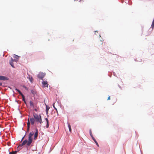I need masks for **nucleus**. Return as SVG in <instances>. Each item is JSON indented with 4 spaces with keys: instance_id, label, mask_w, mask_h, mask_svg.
I'll use <instances>...</instances> for the list:
<instances>
[{
    "instance_id": "1",
    "label": "nucleus",
    "mask_w": 154,
    "mask_h": 154,
    "mask_svg": "<svg viewBox=\"0 0 154 154\" xmlns=\"http://www.w3.org/2000/svg\"><path fill=\"white\" fill-rule=\"evenodd\" d=\"M34 134V132L32 131L30 132L29 135L28 140V141L26 140H24L21 144L19 145L18 147H21L26 144L27 146L28 147L29 146L32 142V137Z\"/></svg>"
},
{
    "instance_id": "2",
    "label": "nucleus",
    "mask_w": 154,
    "mask_h": 154,
    "mask_svg": "<svg viewBox=\"0 0 154 154\" xmlns=\"http://www.w3.org/2000/svg\"><path fill=\"white\" fill-rule=\"evenodd\" d=\"M33 116L35 122L37 123L39 122L41 125L43 122L41 115H38L37 114L34 113H33Z\"/></svg>"
},
{
    "instance_id": "3",
    "label": "nucleus",
    "mask_w": 154,
    "mask_h": 154,
    "mask_svg": "<svg viewBox=\"0 0 154 154\" xmlns=\"http://www.w3.org/2000/svg\"><path fill=\"white\" fill-rule=\"evenodd\" d=\"M45 75V73L43 72H40L38 75V77L39 79H43Z\"/></svg>"
},
{
    "instance_id": "4",
    "label": "nucleus",
    "mask_w": 154,
    "mask_h": 154,
    "mask_svg": "<svg viewBox=\"0 0 154 154\" xmlns=\"http://www.w3.org/2000/svg\"><path fill=\"white\" fill-rule=\"evenodd\" d=\"M11 60L9 61L10 64L12 67L14 68V66L13 63V62L15 61L17 62V61L16 60H14L12 58H11Z\"/></svg>"
},
{
    "instance_id": "5",
    "label": "nucleus",
    "mask_w": 154,
    "mask_h": 154,
    "mask_svg": "<svg viewBox=\"0 0 154 154\" xmlns=\"http://www.w3.org/2000/svg\"><path fill=\"white\" fill-rule=\"evenodd\" d=\"M15 90L18 91L19 94L21 95L22 97L23 100V101H25V97L24 95L22 94L21 92L18 89L16 88L15 89Z\"/></svg>"
},
{
    "instance_id": "6",
    "label": "nucleus",
    "mask_w": 154,
    "mask_h": 154,
    "mask_svg": "<svg viewBox=\"0 0 154 154\" xmlns=\"http://www.w3.org/2000/svg\"><path fill=\"white\" fill-rule=\"evenodd\" d=\"M28 119H29V121L30 122V123H31L32 125H33L35 123V121L34 118L33 117H32L30 118H29Z\"/></svg>"
},
{
    "instance_id": "7",
    "label": "nucleus",
    "mask_w": 154,
    "mask_h": 154,
    "mask_svg": "<svg viewBox=\"0 0 154 154\" xmlns=\"http://www.w3.org/2000/svg\"><path fill=\"white\" fill-rule=\"evenodd\" d=\"M9 79L8 78L3 76H0V80H8Z\"/></svg>"
},
{
    "instance_id": "8",
    "label": "nucleus",
    "mask_w": 154,
    "mask_h": 154,
    "mask_svg": "<svg viewBox=\"0 0 154 154\" xmlns=\"http://www.w3.org/2000/svg\"><path fill=\"white\" fill-rule=\"evenodd\" d=\"M42 84L43 85L44 87H46L48 88V84L47 81H43L42 82Z\"/></svg>"
},
{
    "instance_id": "9",
    "label": "nucleus",
    "mask_w": 154,
    "mask_h": 154,
    "mask_svg": "<svg viewBox=\"0 0 154 154\" xmlns=\"http://www.w3.org/2000/svg\"><path fill=\"white\" fill-rule=\"evenodd\" d=\"M38 131L37 129H36V131L34 135V139L36 140L37 139V137L38 136Z\"/></svg>"
},
{
    "instance_id": "10",
    "label": "nucleus",
    "mask_w": 154,
    "mask_h": 154,
    "mask_svg": "<svg viewBox=\"0 0 154 154\" xmlns=\"http://www.w3.org/2000/svg\"><path fill=\"white\" fill-rule=\"evenodd\" d=\"M30 125V122L29 121V119H28V122H27V131H29Z\"/></svg>"
},
{
    "instance_id": "11",
    "label": "nucleus",
    "mask_w": 154,
    "mask_h": 154,
    "mask_svg": "<svg viewBox=\"0 0 154 154\" xmlns=\"http://www.w3.org/2000/svg\"><path fill=\"white\" fill-rule=\"evenodd\" d=\"M45 120H46L47 122V125H46V128H48L49 127V121L48 119L47 118H45Z\"/></svg>"
},
{
    "instance_id": "12",
    "label": "nucleus",
    "mask_w": 154,
    "mask_h": 154,
    "mask_svg": "<svg viewBox=\"0 0 154 154\" xmlns=\"http://www.w3.org/2000/svg\"><path fill=\"white\" fill-rule=\"evenodd\" d=\"M92 138H93V140H94V142L95 143H96V144L98 146H99V145H98L97 142L95 140V139L93 137H92Z\"/></svg>"
},
{
    "instance_id": "13",
    "label": "nucleus",
    "mask_w": 154,
    "mask_h": 154,
    "mask_svg": "<svg viewBox=\"0 0 154 154\" xmlns=\"http://www.w3.org/2000/svg\"><path fill=\"white\" fill-rule=\"evenodd\" d=\"M68 126L69 127V131L70 132H71V131L72 130L71 126L68 123Z\"/></svg>"
},
{
    "instance_id": "14",
    "label": "nucleus",
    "mask_w": 154,
    "mask_h": 154,
    "mask_svg": "<svg viewBox=\"0 0 154 154\" xmlns=\"http://www.w3.org/2000/svg\"><path fill=\"white\" fill-rule=\"evenodd\" d=\"M29 103L30 106H31L33 107L34 106V104L33 103L32 101H30L29 102Z\"/></svg>"
},
{
    "instance_id": "15",
    "label": "nucleus",
    "mask_w": 154,
    "mask_h": 154,
    "mask_svg": "<svg viewBox=\"0 0 154 154\" xmlns=\"http://www.w3.org/2000/svg\"><path fill=\"white\" fill-rule=\"evenodd\" d=\"M17 152V151H13V152H9V154H16Z\"/></svg>"
},
{
    "instance_id": "16",
    "label": "nucleus",
    "mask_w": 154,
    "mask_h": 154,
    "mask_svg": "<svg viewBox=\"0 0 154 154\" xmlns=\"http://www.w3.org/2000/svg\"><path fill=\"white\" fill-rule=\"evenodd\" d=\"M49 108H48V107H47L46 110V113H47V114L48 113V110H49Z\"/></svg>"
},
{
    "instance_id": "17",
    "label": "nucleus",
    "mask_w": 154,
    "mask_h": 154,
    "mask_svg": "<svg viewBox=\"0 0 154 154\" xmlns=\"http://www.w3.org/2000/svg\"><path fill=\"white\" fill-rule=\"evenodd\" d=\"M14 58L16 59H18L19 57L17 55H14Z\"/></svg>"
},
{
    "instance_id": "18",
    "label": "nucleus",
    "mask_w": 154,
    "mask_h": 154,
    "mask_svg": "<svg viewBox=\"0 0 154 154\" xmlns=\"http://www.w3.org/2000/svg\"><path fill=\"white\" fill-rule=\"evenodd\" d=\"M89 132H90V135H91V137H93V135H92V132H91V130H90V131H89Z\"/></svg>"
},
{
    "instance_id": "19",
    "label": "nucleus",
    "mask_w": 154,
    "mask_h": 154,
    "mask_svg": "<svg viewBox=\"0 0 154 154\" xmlns=\"http://www.w3.org/2000/svg\"><path fill=\"white\" fill-rule=\"evenodd\" d=\"M54 104H55V103H53V107H54V109L57 111V109L55 108V106H54Z\"/></svg>"
},
{
    "instance_id": "20",
    "label": "nucleus",
    "mask_w": 154,
    "mask_h": 154,
    "mask_svg": "<svg viewBox=\"0 0 154 154\" xmlns=\"http://www.w3.org/2000/svg\"><path fill=\"white\" fill-rule=\"evenodd\" d=\"M110 96H109L108 98H107V100H110Z\"/></svg>"
},
{
    "instance_id": "21",
    "label": "nucleus",
    "mask_w": 154,
    "mask_h": 154,
    "mask_svg": "<svg viewBox=\"0 0 154 154\" xmlns=\"http://www.w3.org/2000/svg\"><path fill=\"white\" fill-rule=\"evenodd\" d=\"M100 44L102 45V44H103V43L102 42H101V41H100Z\"/></svg>"
},
{
    "instance_id": "22",
    "label": "nucleus",
    "mask_w": 154,
    "mask_h": 154,
    "mask_svg": "<svg viewBox=\"0 0 154 154\" xmlns=\"http://www.w3.org/2000/svg\"><path fill=\"white\" fill-rule=\"evenodd\" d=\"M2 85V83L0 82V86H1Z\"/></svg>"
},
{
    "instance_id": "23",
    "label": "nucleus",
    "mask_w": 154,
    "mask_h": 154,
    "mask_svg": "<svg viewBox=\"0 0 154 154\" xmlns=\"http://www.w3.org/2000/svg\"><path fill=\"white\" fill-rule=\"evenodd\" d=\"M24 137H23V138H22V140H23V139Z\"/></svg>"
},
{
    "instance_id": "24",
    "label": "nucleus",
    "mask_w": 154,
    "mask_h": 154,
    "mask_svg": "<svg viewBox=\"0 0 154 154\" xmlns=\"http://www.w3.org/2000/svg\"><path fill=\"white\" fill-rule=\"evenodd\" d=\"M24 101V103H26V101H25H25Z\"/></svg>"
},
{
    "instance_id": "25",
    "label": "nucleus",
    "mask_w": 154,
    "mask_h": 154,
    "mask_svg": "<svg viewBox=\"0 0 154 154\" xmlns=\"http://www.w3.org/2000/svg\"><path fill=\"white\" fill-rule=\"evenodd\" d=\"M24 101V103H26V101H25H25Z\"/></svg>"
},
{
    "instance_id": "26",
    "label": "nucleus",
    "mask_w": 154,
    "mask_h": 154,
    "mask_svg": "<svg viewBox=\"0 0 154 154\" xmlns=\"http://www.w3.org/2000/svg\"><path fill=\"white\" fill-rule=\"evenodd\" d=\"M35 111H37L36 109H35Z\"/></svg>"
}]
</instances>
